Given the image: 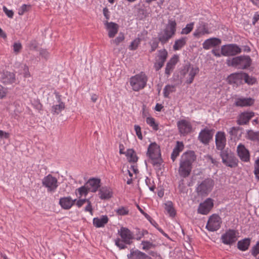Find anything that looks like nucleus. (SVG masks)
<instances>
[{"label": "nucleus", "mask_w": 259, "mask_h": 259, "mask_svg": "<svg viewBox=\"0 0 259 259\" xmlns=\"http://www.w3.org/2000/svg\"><path fill=\"white\" fill-rule=\"evenodd\" d=\"M196 156L193 151L184 153L181 157L179 174L183 178L188 177L192 170V163L195 160Z\"/></svg>", "instance_id": "1"}, {"label": "nucleus", "mask_w": 259, "mask_h": 259, "mask_svg": "<svg viewBox=\"0 0 259 259\" xmlns=\"http://www.w3.org/2000/svg\"><path fill=\"white\" fill-rule=\"evenodd\" d=\"M177 23L175 20H169L165 28L158 33L157 38L162 45L168 42L176 32Z\"/></svg>", "instance_id": "2"}, {"label": "nucleus", "mask_w": 259, "mask_h": 259, "mask_svg": "<svg viewBox=\"0 0 259 259\" xmlns=\"http://www.w3.org/2000/svg\"><path fill=\"white\" fill-rule=\"evenodd\" d=\"M147 156L149 157V161L154 166L159 167L162 159L161 157L160 149L159 145L155 142L151 143L148 148Z\"/></svg>", "instance_id": "3"}, {"label": "nucleus", "mask_w": 259, "mask_h": 259, "mask_svg": "<svg viewBox=\"0 0 259 259\" xmlns=\"http://www.w3.org/2000/svg\"><path fill=\"white\" fill-rule=\"evenodd\" d=\"M229 66L236 68L238 69L244 70L249 67L252 64V60L248 55H241L227 60Z\"/></svg>", "instance_id": "4"}, {"label": "nucleus", "mask_w": 259, "mask_h": 259, "mask_svg": "<svg viewBox=\"0 0 259 259\" xmlns=\"http://www.w3.org/2000/svg\"><path fill=\"white\" fill-rule=\"evenodd\" d=\"M147 82V77L142 72L130 78V84L135 91H138L144 88Z\"/></svg>", "instance_id": "5"}, {"label": "nucleus", "mask_w": 259, "mask_h": 259, "mask_svg": "<svg viewBox=\"0 0 259 259\" xmlns=\"http://www.w3.org/2000/svg\"><path fill=\"white\" fill-rule=\"evenodd\" d=\"M214 181L210 178L205 179L196 188L198 195L206 196L212 189Z\"/></svg>", "instance_id": "6"}, {"label": "nucleus", "mask_w": 259, "mask_h": 259, "mask_svg": "<svg viewBox=\"0 0 259 259\" xmlns=\"http://www.w3.org/2000/svg\"><path fill=\"white\" fill-rule=\"evenodd\" d=\"M223 163L226 166L230 167H236L238 160L233 153L227 150H224L220 153Z\"/></svg>", "instance_id": "7"}, {"label": "nucleus", "mask_w": 259, "mask_h": 259, "mask_svg": "<svg viewBox=\"0 0 259 259\" xmlns=\"http://www.w3.org/2000/svg\"><path fill=\"white\" fill-rule=\"evenodd\" d=\"M222 223L220 217L218 214H213L209 217L206 228L209 231H215L220 229Z\"/></svg>", "instance_id": "8"}, {"label": "nucleus", "mask_w": 259, "mask_h": 259, "mask_svg": "<svg viewBox=\"0 0 259 259\" xmlns=\"http://www.w3.org/2000/svg\"><path fill=\"white\" fill-rule=\"evenodd\" d=\"M241 52V49L236 44L224 45L221 48V53L225 56H235Z\"/></svg>", "instance_id": "9"}, {"label": "nucleus", "mask_w": 259, "mask_h": 259, "mask_svg": "<svg viewBox=\"0 0 259 259\" xmlns=\"http://www.w3.org/2000/svg\"><path fill=\"white\" fill-rule=\"evenodd\" d=\"M44 186L47 188L48 192H54L58 187V180L51 174L46 176L42 181Z\"/></svg>", "instance_id": "10"}, {"label": "nucleus", "mask_w": 259, "mask_h": 259, "mask_svg": "<svg viewBox=\"0 0 259 259\" xmlns=\"http://www.w3.org/2000/svg\"><path fill=\"white\" fill-rule=\"evenodd\" d=\"M237 233L236 231L229 229L222 235L221 240L222 242L226 245H232L237 240Z\"/></svg>", "instance_id": "11"}, {"label": "nucleus", "mask_w": 259, "mask_h": 259, "mask_svg": "<svg viewBox=\"0 0 259 259\" xmlns=\"http://www.w3.org/2000/svg\"><path fill=\"white\" fill-rule=\"evenodd\" d=\"M167 57V52L165 49L159 50L157 54V59L154 63V67L156 71L161 69L165 62Z\"/></svg>", "instance_id": "12"}, {"label": "nucleus", "mask_w": 259, "mask_h": 259, "mask_svg": "<svg viewBox=\"0 0 259 259\" xmlns=\"http://www.w3.org/2000/svg\"><path fill=\"white\" fill-rule=\"evenodd\" d=\"M214 130H209L207 128H205L201 130L198 136L199 140L205 145L208 144L210 140L212 139Z\"/></svg>", "instance_id": "13"}, {"label": "nucleus", "mask_w": 259, "mask_h": 259, "mask_svg": "<svg viewBox=\"0 0 259 259\" xmlns=\"http://www.w3.org/2000/svg\"><path fill=\"white\" fill-rule=\"evenodd\" d=\"M16 76L14 73L5 71L1 73L0 81L4 85L11 84L15 82Z\"/></svg>", "instance_id": "14"}, {"label": "nucleus", "mask_w": 259, "mask_h": 259, "mask_svg": "<svg viewBox=\"0 0 259 259\" xmlns=\"http://www.w3.org/2000/svg\"><path fill=\"white\" fill-rule=\"evenodd\" d=\"M118 234L125 244H131L132 243V240L134 239V236L132 232L128 229L121 227L118 230Z\"/></svg>", "instance_id": "15"}, {"label": "nucleus", "mask_w": 259, "mask_h": 259, "mask_svg": "<svg viewBox=\"0 0 259 259\" xmlns=\"http://www.w3.org/2000/svg\"><path fill=\"white\" fill-rule=\"evenodd\" d=\"M215 145L218 150L223 151L226 144V139L224 132H218L215 135Z\"/></svg>", "instance_id": "16"}, {"label": "nucleus", "mask_w": 259, "mask_h": 259, "mask_svg": "<svg viewBox=\"0 0 259 259\" xmlns=\"http://www.w3.org/2000/svg\"><path fill=\"white\" fill-rule=\"evenodd\" d=\"M213 206V201L211 198H207L202 203H200L198 208V212L202 214H207Z\"/></svg>", "instance_id": "17"}, {"label": "nucleus", "mask_w": 259, "mask_h": 259, "mask_svg": "<svg viewBox=\"0 0 259 259\" xmlns=\"http://www.w3.org/2000/svg\"><path fill=\"white\" fill-rule=\"evenodd\" d=\"M88 190L93 193H95L101 186V180L98 178H90L85 183Z\"/></svg>", "instance_id": "18"}, {"label": "nucleus", "mask_w": 259, "mask_h": 259, "mask_svg": "<svg viewBox=\"0 0 259 259\" xmlns=\"http://www.w3.org/2000/svg\"><path fill=\"white\" fill-rule=\"evenodd\" d=\"M127 257L128 259H152L145 253L134 248L130 250V253L127 255Z\"/></svg>", "instance_id": "19"}, {"label": "nucleus", "mask_w": 259, "mask_h": 259, "mask_svg": "<svg viewBox=\"0 0 259 259\" xmlns=\"http://www.w3.org/2000/svg\"><path fill=\"white\" fill-rule=\"evenodd\" d=\"M177 124L179 132L181 134L184 135L191 132L192 125L189 121L183 119L179 121Z\"/></svg>", "instance_id": "20"}, {"label": "nucleus", "mask_w": 259, "mask_h": 259, "mask_svg": "<svg viewBox=\"0 0 259 259\" xmlns=\"http://www.w3.org/2000/svg\"><path fill=\"white\" fill-rule=\"evenodd\" d=\"M104 24L108 31V36L110 38L114 37L118 31L119 26L118 24L114 22H108L107 21Z\"/></svg>", "instance_id": "21"}, {"label": "nucleus", "mask_w": 259, "mask_h": 259, "mask_svg": "<svg viewBox=\"0 0 259 259\" xmlns=\"http://www.w3.org/2000/svg\"><path fill=\"white\" fill-rule=\"evenodd\" d=\"M244 74L245 72H240L237 73H232L228 77V82L230 84H236L240 83L242 80L244 79Z\"/></svg>", "instance_id": "22"}, {"label": "nucleus", "mask_w": 259, "mask_h": 259, "mask_svg": "<svg viewBox=\"0 0 259 259\" xmlns=\"http://www.w3.org/2000/svg\"><path fill=\"white\" fill-rule=\"evenodd\" d=\"M209 31L207 27V24L204 22H201L199 26L193 33V35L197 38H199L201 36L206 34H209Z\"/></svg>", "instance_id": "23"}, {"label": "nucleus", "mask_w": 259, "mask_h": 259, "mask_svg": "<svg viewBox=\"0 0 259 259\" xmlns=\"http://www.w3.org/2000/svg\"><path fill=\"white\" fill-rule=\"evenodd\" d=\"M237 152L239 157L244 161H248L249 160V153L243 145L240 144L237 147Z\"/></svg>", "instance_id": "24"}, {"label": "nucleus", "mask_w": 259, "mask_h": 259, "mask_svg": "<svg viewBox=\"0 0 259 259\" xmlns=\"http://www.w3.org/2000/svg\"><path fill=\"white\" fill-rule=\"evenodd\" d=\"M76 199L72 200L70 197H65L60 199L59 204L65 209H70L74 204Z\"/></svg>", "instance_id": "25"}, {"label": "nucleus", "mask_w": 259, "mask_h": 259, "mask_svg": "<svg viewBox=\"0 0 259 259\" xmlns=\"http://www.w3.org/2000/svg\"><path fill=\"white\" fill-rule=\"evenodd\" d=\"M253 116V112L242 113L241 114L239 119L237 121V123L239 125L246 124Z\"/></svg>", "instance_id": "26"}, {"label": "nucleus", "mask_w": 259, "mask_h": 259, "mask_svg": "<svg viewBox=\"0 0 259 259\" xmlns=\"http://www.w3.org/2000/svg\"><path fill=\"white\" fill-rule=\"evenodd\" d=\"M221 41L217 38H211L206 39L202 44L203 48L205 50H208L212 47H215L220 45Z\"/></svg>", "instance_id": "27"}, {"label": "nucleus", "mask_w": 259, "mask_h": 259, "mask_svg": "<svg viewBox=\"0 0 259 259\" xmlns=\"http://www.w3.org/2000/svg\"><path fill=\"white\" fill-rule=\"evenodd\" d=\"M58 100L59 104L55 105L52 106V112L53 114H59L63 110L65 109V104L61 101V96L58 94L56 95Z\"/></svg>", "instance_id": "28"}, {"label": "nucleus", "mask_w": 259, "mask_h": 259, "mask_svg": "<svg viewBox=\"0 0 259 259\" xmlns=\"http://www.w3.org/2000/svg\"><path fill=\"white\" fill-rule=\"evenodd\" d=\"M99 196L101 199H108L112 197V192L107 187H102L99 191Z\"/></svg>", "instance_id": "29"}, {"label": "nucleus", "mask_w": 259, "mask_h": 259, "mask_svg": "<svg viewBox=\"0 0 259 259\" xmlns=\"http://www.w3.org/2000/svg\"><path fill=\"white\" fill-rule=\"evenodd\" d=\"M108 218L107 215H102L100 218H95L93 219V224L97 228L104 227L108 222Z\"/></svg>", "instance_id": "30"}, {"label": "nucleus", "mask_w": 259, "mask_h": 259, "mask_svg": "<svg viewBox=\"0 0 259 259\" xmlns=\"http://www.w3.org/2000/svg\"><path fill=\"white\" fill-rule=\"evenodd\" d=\"M184 148V145L182 142L177 141L176 147L173 149L171 154V159L175 161L177 157L179 155L180 153L182 151Z\"/></svg>", "instance_id": "31"}, {"label": "nucleus", "mask_w": 259, "mask_h": 259, "mask_svg": "<svg viewBox=\"0 0 259 259\" xmlns=\"http://www.w3.org/2000/svg\"><path fill=\"white\" fill-rule=\"evenodd\" d=\"M254 103V100L251 98H240L235 102L237 106L245 107L250 106Z\"/></svg>", "instance_id": "32"}, {"label": "nucleus", "mask_w": 259, "mask_h": 259, "mask_svg": "<svg viewBox=\"0 0 259 259\" xmlns=\"http://www.w3.org/2000/svg\"><path fill=\"white\" fill-rule=\"evenodd\" d=\"M178 59L177 57H174L167 63L165 67V73L167 75H169L171 71L174 69L175 65L177 62Z\"/></svg>", "instance_id": "33"}, {"label": "nucleus", "mask_w": 259, "mask_h": 259, "mask_svg": "<svg viewBox=\"0 0 259 259\" xmlns=\"http://www.w3.org/2000/svg\"><path fill=\"white\" fill-rule=\"evenodd\" d=\"M250 243V239L249 238H245L240 240L237 243L238 248L242 251L246 250Z\"/></svg>", "instance_id": "34"}, {"label": "nucleus", "mask_w": 259, "mask_h": 259, "mask_svg": "<svg viewBox=\"0 0 259 259\" xmlns=\"http://www.w3.org/2000/svg\"><path fill=\"white\" fill-rule=\"evenodd\" d=\"M126 155L128 157V161L130 162L135 163L138 160V158L133 149H128L126 151Z\"/></svg>", "instance_id": "35"}, {"label": "nucleus", "mask_w": 259, "mask_h": 259, "mask_svg": "<svg viewBox=\"0 0 259 259\" xmlns=\"http://www.w3.org/2000/svg\"><path fill=\"white\" fill-rule=\"evenodd\" d=\"M160 41L157 37H153L149 41V44L150 46V53L154 52L158 47Z\"/></svg>", "instance_id": "36"}, {"label": "nucleus", "mask_w": 259, "mask_h": 259, "mask_svg": "<svg viewBox=\"0 0 259 259\" xmlns=\"http://www.w3.org/2000/svg\"><path fill=\"white\" fill-rule=\"evenodd\" d=\"M199 72V69L198 67H192L189 73V78L187 80L186 82L188 84L191 83L194 78L195 76Z\"/></svg>", "instance_id": "37"}, {"label": "nucleus", "mask_w": 259, "mask_h": 259, "mask_svg": "<svg viewBox=\"0 0 259 259\" xmlns=\"http://www.w3.org/2000/svg\"><path fill=\"white\" fill-rule=\"evenodd\" d=\"M186 44V38H181L175 41L173 46V49L175 51H177L181 49Z\"/></svg>", "instance_id": "38"}, {"label": "nucleus", "mask_w": 259, "mask_h": 259, "mask_svg": "<svg viewBox=\"0 0 259 259\" xmlns=\"http://www.w3.org/2000/svg\"><path fill=\"white\" fill-rule=\"evenodd\" d=\"M247 138L252 141H259V131L254 132L252 130H249L247 133Z\"/></svg>", "instance_id": "39"}, {"label": "nucleus", "mask_w": 259, "mask_h": 259, "mask_svg": "<svg viewBox=\"0 0 259 259\" xmlns=\"http://www.w3.org/2000/svg\"><path fill=\"white\" fill-rule=\"evenodd\" d=\"M78 192L79 196V197L80 198L82 196H86L89 192H90V190H88V187H86V185L84 184L83 186L78 188L76 190V192Z\"/></svg>", "instance_id": "40"}, {"label": "nucleus", "mask_w": 259, "mask_h": 259, "mask_svg": "<svg viewBox=\"0 0 259 259\" xmlns=\"http://www.w3.org/2000/svg\"><path fill=\"white\" fill-rule=\"evenodd\" d=\"M165 209L170 217H174L176 215V212L172 206L171 202H168L165 204Z\"/></svg>", "instance_id": "41"}, {"label": "nucleus", "mask_w": 259, "mask_h": 259, "mask_svg": "<svg viewBox=\"0 0 259 259\" xmlns=\"http://www.w3.org/2000/svg\"><path fill=\"white\" fill-rule=\"evenodd\" d=\"M175 86L173 85H167L163 89V94L165 98H167L170 93L175 92Z\"/></svg>", "instance_id": "42"}, {"label": "nucleus", "mask_w": 259, "mask_h": 259, "mask_svg": "<svg viewBox=\"0 0 259 259\" xmlns=\"http://www.w3.org/2000/svg\"><path fill=\"white\" fill-rule=\"evenodd\" d=\"M146 122L148 124L151 126L154 130L157 131L158 130V125L157 123H155L154 118L151 117H147L146 118Z\"/></svg>", "instance_id": "43"}, {"label": "nucleus", "mask_w": 259, "mask_h": 259, "mask_svg": "<svg viewBox=\"0 0 259 259\" xmlns=\"http://www.w3.org/2000/svg\"><path fill=\"white\" fill-rule=\"evenodd\" d=\"M141 244L143 245L142 249L144 250H148L155 247V244L148 241H142Z\"/></svg>", "instance_id": "44"}, {"label": "nucleus", "mask_w": 259, "mask_h": 259, "mask_svg": "<svg viewBox=\"0 0 259 259\" xmlns=\"http://www.w3.org/2000/svg\"><path fill=\"white\" fill-rule=\"evenodd\" d=\"M30 5H23L19 9L18 14L20 16L23 15L25 13L28 12L31 9Z\"/></svg>", "instance_id": "45"}, {"label": "nucleus", "mask_w": 259, "mask_h": 259, "mask_svg": "<svg viewBox=\"0 0 259 259\" xmlns=\"http://www.w3.org/2000/svg\"><path fill=\"white\" fill-rule=\"evenodd\" d=\"M244 75V80L245 83L248 84H253L255 83L256 80L255 77L249 76L246 73H245Z\"/></svg>", "instance_id": "46"}, {"label": "nucleus", "mask_w": 259, "mask_h": 259, "mask_svg": "<svg viewBox=\"0 0 259 259\" xmlns=\"http://www.w3.org/2000/svg\"><path fill=\"white\" fill-rule=\"evenodd\" d=\"M194 23L192 22L189 24H188L186 26L183 28L181 31V34H189L193 29L194 26Z\"/></svg>", "instance_id": "47"}, {"label": "nucleus", "mask_w": 259, "mask_h": 259, "mask_svg": "<svg viewBox=\"0 0 259 259\" xmlns=\"http://www.w3.org/2000/svg\"><path fill=\"white\" fill-rule=\"evenodd\" d=\"M124 39V36L123 33H119L118 36L116 37L114 39L111 41V43L115 44L116 46L119 45L120 43L122 42Z\"/></svg>", "instance_id": "48"}, {"label": "nucleus", "mask_w": 259, "mask_h": 259, "mask_svg": "<svg viewBox=\"0 0 259 259\" xmlns=\"http://www.w3.org/2000/svg\"><path fill=\"white\" fill-rule=\"evenodd\" d=\"M141 39L139 37L135 39L131 44L129 47V49L131 50H135L138 47L139 44L141 42Z\"/></svg>", "instance_id": "49"}, {"label": "nucleus", "mask_w": 259, "mask_h": 259, "mask_svg": "<svg viewBox=\"0 0 259 259\" xmlns=\"http://www.w3.org/2000/svg\"><path fill=\"white\" fill-rule=\"evenodd\" d=\"M8 93V89L0 85V99H3L6 97Z\"/></svg>", "instance_id": "50"}, {"label": "nucleus", "mask_w": 259, "mask_h": 259, "mask_svg": "<svg viewBox=\"0 0 259 259\" xmlns=\"http://www.w3.org/2000/svg\"><path fill=\"white\" fill-rule=\"evenodd\" d=\"M22 45L20 42H15L13 45V50L15 54H18L22 49Z\"/></svg>", "instance_id": "51"}, {"label": "nucleus", "mask_w": 259, "mask_h": 259, "mask_svg": "<svg viewBox=\"0 0 259 259\" xmlns=\"http://www.w3.org/2000/svg\"><path fill=\"white\" fill-rule=\"evenodd\" d=\"M135 130L136 133V135L140 140L143 139V136L141 132V127L138 125H135Z\"/></svg>", "instance_id": "52"}, {"label": "nucleus", "mask_w": 259, "mask_h": 259, "mask_svg": "<svg viewBox=\"0 0 259 259\" xmlns=\"http://www.w3.org/2000/svg\"><path fill=\"white\" fill-rule=\"evenodd\" d=\"M252 254L256 256L259 254V241L257 242L255 245H254L251 249Z\"/></svg>", "instance_id": "53"}, {"label": "nucleus", "mask_w": 259, "mask_h": 259, "mask_svg": "<svg viewBox=\"0 0 259 259\" xmlns=\"http://www.w3.org/2000/svg\"><path fill=\"white\" fill-rule=\"evenodd\" d=\"M124 242L120 239H117L115 240V244L117 245L120 249H124L126 247V246L124 244Z\"/></svg>", "instance_id": "54"}, {"label": "nucleus", "mask_w": 259, "mask_h": 259, "mask_svg": "<svg viewBox=\"0 0 259 259\" xmlns=\"http://www.w3.org/2000/svg\"><path fill=\"white\" fill-rule=\"evenodd\" d=\"M3 11L9 18H13L14 12L12 10H9L5 6H4Z\"/></svg>", "instance_id": "55"}, {"label": "nucleus", "mask_w": 259, "mask_h": 259, "mask_svg": "<svg viewBox=\"0 0 259 259\" xmlns=\"http://www.w3.org/2000/svg\"><path fill=\"white\" fill-rule=\"evenodd\" d=\"M240 130H241V128L240 127H232L230 128L229 133L232 136H236L238 131H239Z\"/></svg>", "instance_id": "56"}, {"label": "nucleus", "mask_w": 259, "mask_h": 259, "mask_svg": "<svg viewBox=\"0 0 259 259\" xmlns=\"http://www.w3.org/2000/svg\"><path fill=\"white\" fill-rule=\"evenodd\" d=\"M23 71L24 77L28 78L31 76V74L29 71V68L26 65H24L23 66Z\"/></svg>", "instance_id": "57"}, {"label": "nucleus", "mask_w": 259, "mask_h": 259, "mask_svg": "<svg viewBox=\"0 0 259 259\" xmlns=\"http://www.w3.org/2000/svg\"><path fill=\"white\" fill-rule=\"evenodd\" d=\"M137 231L138 232V233L136 234V239L138 240H140L144 236L145 233H148V232L147 231H144L141 232H140L139 229H137Z\"/></svg>", "instance_id": "58"}, {"label": "nucleus", "mask_w": 259, "mask_h": 259, "mask_svg": "<svg viewBox=\"0 0 259 259\" xmlns=\"http://www.w3.org/2000/svg\"><path fill=\"white\" fill-rule=\"evenodd\" d=\"M254 174L255 175H259V159L255 161Z\"/></svg>", "instance_id": "59"}, {"label": "nucleus", "mask_w": 259, "mask_h": 259, "mask_svg": "<svg viewBox=\"0 0 259 259\" xmlns=\"http://www.w3.org/2000/svg\"><path fill=\"white\" fill-rule=\"evenodd\" d=\"M37 47V43L36 40H31L29 44V48L30 50H35Z\"/></svg>", "instance_id": "60"}, {"label": "nucleus", "mask_w": 259, "mask_h": 259, "mask_svg": "<svg viewBox=\"0 0 259 259\" xmlns=\"http://www.w3.org/2000/svg\"><path fill=\"white\" fill-rule=\"evenodd\" d=\"M128 210H127L124 207H122L118 208L117 210V212L120 215H125L128 213Z\"/></svg>", "instance_id": "61"}, {"label": "nucleus", "mask_w": 259, "mask_h": 259, "mask_svg": "<svg viewBox=\"0 0 259 259\" xmlns=\"http://www.w3.org/2000/svg\"><path fill=\"white\" fill-rule=\"evenodd\" d=\"M87 201H88V199H79L78 201H77V202L76 203V205L78 207H80L85 203H86Z\"/></svg>", "instance_id": "62"}, {"label": "nucleus", "mask_w": 259, "mask_h": 259, "mask_svg": "<svg viewBox=\"0 0 259 259\" xmlns=\"http://www.w3.org/2000/svg\"><path fill=\"white\" fill-rule=\"evenodd\" d=\"M87 203H88V205L85 207V209H84L85 211L92 212L93 211V208H92V206L91 205V202L89 200V199H88V201H87Z\"/></svg>", "instance_id": "63"}, {"label": "nucleus", "mask_w": 259, "mask_h": 259, "mask_svg": "<svg viewBox=\"0 0 259 259\" xmlns=\"http://www.w3.org/2000/svg\"><path fill=\"white\" fill-rule=\"evenodd\" d=\"M10 137V134L8 133L4 132L2 130H0V138H5L8 139Z\"/></svg>", "instance_id": "64"}]
</instances>
